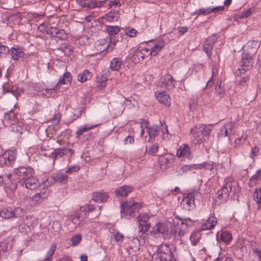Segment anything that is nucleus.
I'll list each match as a JSON object with an SVG mask.
<instances>
[{
  "mask_svg": "<svg viewBox=\"0 0 261 261\" xmlns=\"http://www.w3.org/2000/svg\"><path fill=\"white\" fill-rule=\"evenodd\" d=\"M240 75L241 74H240ZM250 80V76L248 75H244L241 76L240 75V79L237 81L238 85L241 87H246L248 85V83Z\"/></svg>",
  "mask_w": 261,
  "mask_h": 261,
  "instance_id": "49530a36",
  "label": "nucleus"
},
{
  "mask_svg": "<svg viewBox=\"0 0 261 261\" xmlns=\"http://www.w3.org/2000/svg\"><path fill=\"white\" fill-rule=\"evenodd\" d=\"M152 261H176L173 253H154L152 255Z\"/></svg>",
  "mask_w": 261,
  "mask_h": 261,
  "instance_id": "412c9836",
  "label": "nucleus"
},
{
  "mask_svg": "<svg viewBox=\"0 0 261 261\" xmlns=\"http://www.w3.org/2000/svg\"><path fill=\"white\" fill-rule=\"evenodd\" d=\"M87 217L82 212H79L77 214L72 217V222L75 225H82L85 223L84 220Z\"/></svg>",
  "mask_w": 261,
  "mask_h": 261,
  "instance_id": "72a5a7b5",
  "label": "nucleus"
},
{
  "mask_svg": "<svg viewBox=\"0 0 261 261\" xmlns=\"http://www.w3.org/2000/svg\"><path fill=\"white\" fill-rule=\"evenodd\" d=\"M201 235L198 232H193L190 236V241L191 244L193 246H195L197 244L200 239Z\"/></svg>",
  "mask_w": 261,
  "mask_h": 261,
  "instance_id": "c03bdc74",
  "label": "nucleus"
},
{
  "mask_svg": "<svg viewBox=\"0 0 261 261\" xmlns=\"http://www.w3.org/2000/svg\"><path fill=\"white\" fill-rule=\"evenodd\" d=\"M68 176L62 173H54L51 176L48 177L46 181L48 184H54L55 182H59L61 184H66L68 181Z\"/></svg>",
  "mask_w": 261,
  "mask_h": 261,
  "instance_id": "9b49d317",
  "label": "nucleus"
},
{
  "mask_svg": "<svg viewBox=\"0 0 261 261\" xmlns=\"http://www.w3.org/2000/svg\"><path fill=\"white\" fill-rule=\"evenodd\" d=\"M217 39L215 36L209 37L206 39L203 45V50L209 58L212 56V51L214 47V44L217 41Z\"/></svg>",
  "mask_w": 261,
  "mask_h": 261,
  "instance_id": "6ab92c4d",
  "label": "nucleus"
},
{
  "mask_svg": "<svg viewBox=\"0 0 261 261\" xmlns=\"http://www.w3.org/2000/svg\"><path fill=\"white\" fill-rule=\"evenodd\" d=\"M143 125L145 126V127L147 128V132L148 134L149 139L148 141L149 142H151L154 140L156 137L159 134L161 128L160 126L152 125L149 127H147L148 122L146 121H145L143 123Z\"/></svg>",
  "mask_w": 261,
  "mask_h": 261,
  "instance_id": "f8f14e48",
  "label": "nucleus"
},
{
  "mask_svg": "<svg viewBox=\"0 0 261 261\" xmlns=\"http://www.w3.org/2000/svg\"><path fill=\"white\" fill-rule=\"evenodd\" d=\"M72 81V75L69 72H65L61 77L59 79V82L57 84H59V87L60 84H71Z\"/></svg>",
  "mask_w": 261,
  "mask_h": 261,
  "instance_id": "e433bc0d",
  "label": "nucleus"
},
{
  "mask_svg": "<svg viewBox=\"0 0 261 261\" xmlns=\"http://www.w3.org/2000/svg\"><path fill=\"white\" fill-rule=\"evenodd\" d=\"M42 197L40 196V194L36 193L32 197V201L34 203H39L42 200Z\"/></svg>",
  "mask_w": 261,
  "mask_h": 261,
  "instance_id": "338daca9",
  "label": "nucleus"
},
{
  "mask_svg": "<svg viewBox=\"0 0 261 261\" xmlns=\"http://www.w3.org/2000/svg\"><path fill=\"white\" fill-rule=\"evenodd\" d=\"M158 150L159 145L156 143L152 144L148 148H147V146L146 147V152L150 155L154 154L158 151Z\"/></svg>",
  "mask_w": 261,
  "mask_h": 261,
  "instance_id": "09e8293b",
  "label": "nucleus"
},
{
  "mask_svg": "<svg viewBox=\"0 0 261 261\" xmlns=\"http://www.w3.org/2000/svg\"><path fill=\"white\" fill-rule=\"evenodd\" d=\"M10 48L0 43V57L6 58L8 55L10 54Z\"/></svg>",
  "mask_w": 261,
  "mask_h": 261,
  "instance_id": "a18cd8bd",
  "label": "nucleus"
},
{
  "mask_svg": "<svg viewBox=\"0 0 261 261\" xmlns=\"http://www.w3.org/2000/svg\"><path fill=\"white\" fill-rule=\"evenodd\" d=\"M175 160V156L171 153L166 154L160 159L162 165L165 164L168 168L170 167Z\"/></svg>",
  "mask_w": 261,
  "mask_h": 261,
  "instance_id": "c85d7f7f",
  "label": "nucleus"
},
{
  "mask_svg": "<svg viewBox=\"0 0 261 261\" xmlns=\"http://www.w3.org/2000/svg\"><path fill=\"white\" fill-rule=\"evenodd\" d=\"M53 229L54 230L53 231H52L53 233H54L56 235V234L58 233L60 230L61 226L60 224L59 221H55L53 222Z\"/></svg>",
  "mask_w": 261,
  "mask_h": 261,
  "instance_id": "680f3d73",
  "label": "nucleus"
},
{
  "mask_svg": "<svg viewBox=\"0 0 261 261\" xmlns=\"http://www.w3.org/2000/svg\"><path fill=\"white\" fill-rule=\"evenodd\" d=\"M139 232H142V234L145 233L146 231H147L149 228L150 225L147 223V222H145V220L144 222H139Z\"/></svg>",
  "mask_w": 261,
  "mask_h": 261,
  "instance_id": "8fccbe9b",
  "label": "nucleus"
},
{
  "mask_svg": "<svg viewBox=\"0 0 261 261\" xmlns=\"http://www.w3.org/2000/svg\"><path fill=\"white\" fill-rule=\"evenodd\" d=\"M95 208H96L94 205L89 204L86 205L82 210V211L84 213L85 215L87 217V216L88 215L89 212H93L94 210H95Z\"/></svg>",
  "mask_w": 261,
  "mask_h": 261,
  "instance_id": "052dcab7",
  "label": "nucleus"
},
{
  "mask_svg": "<svg viewBox=\"0 0 261 261\" xmlns=\"http://www.w3.org/2000/svg\"><path fill=\"white\" fill-rule=\"evenodd\" d=\"M196 222V220L190 218L175 217L172 219L171 232L175 237H182L186 234V229Z\"/></svg>",
  "mask_w": 261,
  "mask_h": 261,
  "instance_id": "f257e3e1",
  "label": "nucleus"
},
{
  "mask_svg": "<svg viewBox=\"0 0 261 261\" xmlns=\"http://www.w3.org/2000/svg\"><path fill=\"white\" fill-rule=\"evenodd\" d=\"M122 64V61L121 58H114L111 62L110 68L114 71H118Z\"/></svg>",
  "mask_w": 261,
  "mask_h": 261,
  "instance_id": "c9c22d12",
  "label": "nucleus"
},
{
  "mask_svg": "<svg viewBox=\"0 0 261 261\" xmlns=\"http://www.w3.org/2000/svg\"><path fill=\"white\" fill-rule=\"evenodd\" d=\"M57 248L56 245L53 244L51 245L49 250L47 252L46 254L45 258L44 261H51L53 259V255H54L55 251Z\"/></svg>",
  "mask_w": 261,
  "mask_h": 261,
  "instance_id": "a19ab883",
  "label": "nucleus"
},
{
  "mask_svg": "<svg viewBox=\"0 0 261 261\" xmlns=\"http://www.w3.org/2000/svg\"><path fill=\"white\" fill-rule=\"evenodd\" d=\"M197 194V192L189 193L185 196L181 202V205L187 210L190 211L195 208V196Z\"/></svg>",
  "mask_w": 261,
  "mask_h": 261,
  "instance_id": "1a4fd4ad",
  "label": "nucleus"
},
{
  "mask_svg": "<svg viewBox=\"0 0 261 261\" xmlns=\"http://www.w3.org/2000/svg\"><path fill=\"white\" fill-rule=\"evenodd\" d=\"M215 93L220 98L223 97L225 94V89L224 86L222 85V82H218L215 86Z\"/></svg>",
  "mask_w": 261,
  "mask_h": 261,
  "instance_id": "ea45409f",
  "label": "nucleus"
},
{
  "mask_svg": "<svg viewBox=\"0 0 261 261\" xmlns=\"http://www.w3.org/2000/svg\"><path fill=\"white\" fill-rule=\"evenodd\" d=\"M217 224L216 218L214 216L210 217L206 221L205 223L201 225V229L210 230L213 228Z\"/></svg>",
  "mask_w": 261,
  "mask_h": 261,
  "instance_id": "c756f323",
  "label": "nucleus"
},
{
  "mask_svg": "<svg viewBox=\"0 0 261 261\" xmlns=\"http://www.w3.org/2000/svg\"><path fill=\"white\" fill-rule=\"evenodd\" d=\"M194 14L197 15H201L203 14L204 15H206L210 14V8H207L206 9L201 8L199 9H197L194 12Z\"/></svg>",
  "mask_w": 261,
  "mask_h": 261,
  "instance_id": "bf43d9fd",
  "label": "nucleus"
},
{
  "mask_svg": "<svg viewBox=\"0 0 261 261\" xmlns=\"http://www.w3.org/2000/svg\"><path fill=\"white\" fill-rule=\"evenodd\" d=\"M19 230L21 233L27 234L30 232L31 228L30 226L28 224L22 223L19 225Z\"/></svg>",
  "mask_w": 261,
  "mask_h": 261,
  "instance_id": "603ef678",
  "label": "nucleus"
},
{
  "mask_svg": "<svg viewBox=\"0 0 261 261\" xmlns=\"http://www.w3.org/2000/svg\"><path fill=\"white\" fill-rule=\"evenodd\" d=\"M91 73L88 70H85L82 73L78 74L77 79L78 81L83 83L91 79Z\"/></svg>",
  "mask_w": 261,
  "mask_h": 261,
  "instance_id": "58836bf2",
  "label": "nucleus"
},
{
  "mask_svg": "<svg viewBox=\"0 0 261 261\" xmlns=\"http://www.w3.org/2000/svg\"><path fill=\"white\" fill-rule=\"evenodd\" d=\"M162 87H173L174 86V80L173 77L169 73L165 74L160 79Z\"/></svg>",
  "mask_w": 261,
  "mask_h": 261,
  "instance_id": "a878e982",
  "label": "nucleus"
},
{
  "mask_svg": "<svg viewBox=\"0 0 261 261\" xmlns=\"http://www.w3.org/2000/svg\"><path fill=\"white\" fill-rule=\"evenodd\" d=\"M76 2L77 4L83 8H88L91 9L96 7L99 8L101 7L106 3V0L101 1L91 0L89 3H87L86 0H76Z\"/></svg>",
  "mask_w": 261,
  "mask_h": 261,
  "instance_id": "4468645a",
  "label": "nucleus"
},
{
  "mask_svg": "<svg viewBox=\"0 0 261 261\" xmlns=\"http://www.w3.org/2000/svg\"><path fill=\"white\" fill-rule=\"evenodd\" d=\"M6 177L7 179H4V181L6 182V188L9 189L11 192H14L17 188V185L18 184L17 179L16 180L15 176L11 174H7Z\"/></svg>",
  "mask_w": 261,
  "mask_h": 261,
  "instance_id": "4be33fe9",
  "label": "nucleus"
},
{
  "mask_svg": "<svg viewBox=\"0 0 261 261\" xmlns=\"http://www.w3.org/2000/svg\"><path fill=\"white\" fill-rule=\"evenodd\" d=\"M120 31V28L118 26L107 25L106 32L110 36H114Z\"/></svg>",
  "mask_w": 261,
  "mask_h": 261,
  "instance_id": "79ce46f5",
  "label": "nucleus"
},
{
  "mask_svg": "<svg viewBox=\"0 0 261 261\" xmlns=\"http://www.w3.org/2000/svg\"><path fill=\"white\" fill-rule=\"evenodd\" d=\"M231 189V184L226 183L225 186L217 191L216 193L217 198L221 200V202H225L229 198V193Z\"/></svg>",
  "mask_w": 261,
  "mask_h": 261,
  "instance_id": "9d476101",
  "label": "nucleus"
},
{
  "mask_svg": "<svg viewBox=\"0 0 261 261\" xmlns=\"http://www.w3.org/2000/svg\"><path fill=\"white\" fill-rule=\"evenodd\" d=\"M109 198L108 194L106 192H95L93 193L92 199L96 201L101 202H106Z\"/></svg>",
  "mask_w": 261,
  "mask_h": 261,
  "instance_id": "7c9ffc66",
  "label": "nucleus"
},
{
  "mask_svg": "<svg viewBox=\"0 0 261 261\" xmlns=\"http://www.w3.org/2000/svg\"><path fill=\"white\" fill-rule=\"evenodd\" d=\"M98 126V124L91 125L89 124H87L83 126H81L76 132L77 137H80L82 136L84 133L87 132L89 130L93 129L94 127Z\"/></svg>",
  "mask_w": 261,
  "mask_h": 261,
  "instance_id": "4c0bfd02",
  "label": "nucleus"
},
{
  "mask_svg": "<svg viewBox=\"0 0 261 261\" xmlns=\"http://www.w3.org/2000/svg\"><path fill=\"white\" fill-rule=\"evenodd\" d=\"M68 153V150L66 148L63 147L62 148L55 149L54 151L51 153V156L53 159L54 161L57 159L63 157Z\"/></svg>",
  "mask_w": 261,
  "mask_h": 261,
  "instance_id": "2f4dec72",
  "label": "nucleus"
},
{
  "mask_svg": "<svg viewBox=\"0 0 261 261\" xmlns=\"http://www.w3.org/2000/svg\"><path fill=\"white\" fill-rule=\"evenodd\" d=\"M23 214V209L19 207L6 206L0 208V216L5 219L20 217Z\"/></svg>",
  "mask_w": 261,
  "mask_h": 261,
  "instance_id": "20e7f679",
  "label": "nucleus"
},
{
  "mask_svg": "<svg viewBox=\"0 0 261 261\" xmlns=\"http://www.w3.org/2000/svg\"><path fill=\"white\" fill-rule=\"evenodd\" d=\"M82 240V236L80 234H77L71 239V244L73 246H75L79 244Z\"/></svg>",
  "mask_w": 261,
  "mask_h": 261,
  "instance_id": "13d9d810",
  "label": "nucleus"
},
{
  "mask_svg": "<svg viewBox=\"0 0 261 261\" xmlns=\"http://www.w3.org/2000/svg\"><path fill=\"white\" fill-rule=\"evenodd\" d=\"M59 88V84H57L51 88H46L42 90V94L47 97H51L55 96Z\"/></svg>",
  "mask_w": 261,
  "mask_h": 261,
  "instance_id": "473e14b6",
  "label": "nucleus"
},
{
  "mask_svg": "<svg viewBox=\"0 0 261 261\" xmlns=\"http://www.w3.org/2000/svg\"><path fill=\"white\" fill-rule=\"evenodd\" d=\"M132 60L135 62H140L145 58L151 56L150 49L146 47H139L137 49L133 50Z\"/></svg>",
  "mask_w": 261,
  "mask_h": 261,
  "instance_id": "6e6552de",
  "label": "nucleus"
},
{
  "mask_svg": "<svg viewBox=\"0 0 261 261\" xmlns=\"http://www.w3.org/2000/svg\"><path fill=\"white\" fill-rule=\"evenodd\" d=\"M154 253H172L171 249L170 248L169 246L167 244H162L159 248H158L157 251Z\"/></svg>",
  "mask_w": 261,
  "mask_h": 261,
  "instance_id": "37998d69",
  "label": "nucleus"
},
{
  "mask_svg": "<svg viewBox=\"0 0 261 261\" xmlns=\"http://www.w3.org/2000/svg\"><path fill=\"white\" fill-rule=\"evenodd\" d=\"M49 191L47 188H43L39 194H40L41 197H42V199H44L46 198L48 195L49 194Z\"/></svg>",
  "mask_w": 261,
  "mask_h": 261,
  "instance_id": "774afa93",
  "label": "nucleus"
},
{
  "mask_svg": "<svg viewBox=\"0 0 261 261\" xmlns=\"http://www.w3.org/2000/svg\"><path fill=\"white\" fill-rule=\"evenodd\" d=\"M220 238L222 241L228 243L232 239V234L226 231H222Z\"/></svg>",
  "mask_w": 261,
  "mask_h": 261,
  "instance_id": "de8ad7c7",
  "label": "nucleus"
},
{
  "mask_svg": "<svg viewBox=\"0 0 261 261\" xmlns=\"http://www.w3.org/2000/svg\"><path fill=\"white\" fill-rule=\"evenodd\" d=\"M168 227L166 224L163 223H159L155 225L152 228L150 231L152 234H164L168 232Z\"/></svg>",
  "mask_w": 261,
  "mask_h": 261,
  "instance_id": "b1692460",
  "label": "nucleus"
},
{
  "mask_svg": "<svg viewBox=\"0 0 261 261\" xmlns=\"http://www.w3.org/2000/svg\"><path fill=\"white\" fill-rule=\"evenodd\" d=\"M247 136L246 135H242L241 137L238 138L234 140V147L236 148L239 147L244 144V141L246 140Z\"/></svg>",
  "mask_w": 261,
  "mask_h": 261,
  "instance_id": "5fc2aeb1",
  "label": "nucleus"
},
{
  "mask_svg": "<svg viewBox=\"0 0 261 261\" xmlns=\"http://www.w3.org/2000/svg\"><path fill=\"white\" fill-rule=\"evenodd\" d=\"M20 185L22 187H24L28 189L33 190L38 188L40 184L37 178L34 176V175H32L31 177H29L24 180L21 181Z\"/></svg>",
  "mask_w": 261,
  "mask_h": 261,
  "instance_id": "ddd939ff",
  "label": "nucleus"
},
{
  "mask_svg": "<svg viewBox=\"0 0 261 261\" xmlns=\"http://www.w3.org/2000/svg\"><path fill=\"white\" fill-rule=\"evenodd\" d=\"M150 42L153 43V46L150 49L151 56H156L166 44L165 40L163 38H160L156 41H151Z\"/></svg>",
  "mask_w": 261,
  "mask_h": 261,
  "instance_id": "a211bd4d",
  "label": "nucleus"
},
{
  "mask_svg": "<svg viewBox=\"0 0 261 261\" xmlns=\"http://www.w3.org/2000/svg\"><path fill=\"white\" fill-rule=\"evenodd\" d=\"M253 11L252 8H249L241 12L238 16L240 18H247L251 15Z\"/></svg>",
  "mask_w": 261,
  "mask_h": 261,
  "instance_id": "4d7b16f0",
  "label": "nucleus"
},
{
  "mask_svg": "<svg viewBox=\"0 0 261 261\" xmlns=\"http://www.w3.org/2000/svg\"><path fill=\"white\" fill-rule=\"evenodd\" d=\"M113 236L116 242H122L123 240V235L118 230H114L112 232Z\"/></svg>",
  "mask_w": 261,
  "mask_h": 261,
  "instance_id": "6e6d98bb",
  "label": "nucleus"
},
{
  "mask_svg": "<svg viewBox=\"0 0 261 261\" xmlns=\"http://www.w3.org/2000/svg\"><path fill=\"white\" fill-rule=\"evenodd\" d=\"M116 41L112 38H111L110 43L108 44L107 42L105 43V41L102 40L99 41L98 44H96L97 49L100 52L106 50L108 53L111 52L113 50L114 46L116 45Z\"/></svg>",
  "mask_w": 261,
  "mask_h": 261,
  "instance_id": "dca6fc26",
  "label": "nucleus"
},
{
  "mask_svg": "<svg viewBox=\"0 0 261 261\" xmlns=\"http://www.w3.org/2000/svg\"><path fill=\"white\" fill-rule=\"evenodd\" d=\"M137 33V30L134 28H131L125 31V34L130 37H135Z\"/></svg>",
  "mask_w": 261,
  "mask_h": 261,
  "instance_id": "0e129e2a",
  "label": "nucleus"
},
{
  "mask_svg": "<svg viewBox=\"0 0 261 261\" xmlns=\"http://www.w3.org/2000/svg\"><path fill=\"white\" fill-rule=\"evenodd\" d=\"M254 199L258 204V208L261 206V189H256L253 193Z\"/></svg>",
  "mask_w": 261,
  "mask_h": 261,
  "instance_id": "3c124183",
  "label": "nucleus"
},
{
  "mask_svg": "<svg viewBox=\"0 0 261 261\" xmlns=\"http://www.w3.org/2000/svg\"><path fill=\"white\" fill-rule=\"evenodd\" d=\"M17 156L16 150H9L0 155V165L13 166Z\"/></svg>",
  "mask_w": 261,
  "mask_h": 261,
  "instance_id": "0eeeda50",
  "label": "nucleus"
},
{
  "mask_svg": "<svg viewBox=\"0 0 261 261\" xmlns=\"http://www.w3.org/2000/svg\"><path fill=\"white\" fill-rule=\"evenodd\" d=\"M133 187L124 185L115 190V194L117 196H127L128 193L132 192Z\"/></svg>",
  "mask_w": 261,
  "mask_h": 261,
  "instance_id": "cd10ccee",
  "label": "nucleus"
},
{
  "mask_svg": "<svg viewBox=\"0 0 261 261\" xmlns=\"http://www.w3.org/2000/svg\"><path fill=\"white\" fill-rule=\"evenodd\" d=\"M176 156L178 158H187L191 159L192 155L190 147L187 144H184L180 146L176 151Z\"/></svg>",
  "mask_w": 261,
  "mask_h": 261,
  "instance_id": "f3484780",
  "label": "nucleus"
},
{
  "mask_svg": "<svg viewBox=\"0 0 261 261\" xmlns=\"http://www.w3.org/2000/svg\"><path fill=\"white\" fill-rule=\"evenodd\" d=\"M80 167L78 165H74L68 167L65 171V173L70 174L73 172H77L80 170Z\"/></svg>",
  "mask_w": 261,
  "mask_h": 261,
  "instance_id": "e2e57ef3",
  "label": "nucleus"
},
{
  "mask_svg": "<svg viewBox=\"0 0 261 261\" xmlns=\"http://www.w3.org/2000/svg\"><path fill=\"white\" fill-rule=\"evenodd\" d=\"M10 55L13 60L18 61L24 57V53L21 47L16 46L11 47Z\"/></svg>",
  "mask_w": 261,
  "mask_h": 261,
  "instance_id": "393cba45",
  "label": "nucleus"
},
{
  "mask_svg": "<svg viewBox=\"0 0 261 261\" xmlns=\"http://www.w3.org/2000/svg\"><path fill=\"white\" fill-rule=\"evenodd\" d=\"M211 125L204 124H198L191 129V133L193 137V142L195 144H200L205 137H207L212 130Z\"/></svg>",
  "mask_w": 261,
  "mask_h": 261,
  "instance_id": "f03ea898",
  "label": "nucleus"
},
{
  "mask_svg": "<svg viewBox=\"0 0 261 261\" xmlns=\"http://www.w3.org/2000/svg\"><path fill=\"white\" fill-rule=\"evenodd\" d=\"M155 96L159 101L167 106H170L171 104V98L168 94L165 92H156Z\"/></svg>",
  "mask_w": 261,
  "mask_h": 261,
  "instance_id": "bb28decb",
  "label": "nucleus"
},
{
  "mask_svg": "<svg viewBox=\"0 0 261 261\" xmlns=\"http://www.w3.org/2000/svg\"><path fill=\"white\" fill-rule=\"evenodd\" d=\"M3 94L11 93L13 94L14 96V102L12 103V106H15V99H17V97L20 95L22 90L13 86L11 87L10 84L7 83L3 85Z\"/></svg>",
  "mask_w": 261,
  "mask_h": 261,
  "instance_id": "2eb2a0df",
  "label": "nucleus"
},
{
  "mask_svg": "<svg viewBox=\"0 0 261 261\" xmlns=\"http://www.w3.org/2000/svg\"><path fill=\"white\" fill-rule=\"evenodd\" d=\"M120 17V14L118 11H111L107 13L105 18L109 22H115L118 20Z\"/></svg>",
  "mask_w": 261,
  "mask_h": 261,
  "instance_id": "f704fd0d",
  "label": "nucleus"
},
{
  "mask_svg": "<svg viewBox=\"0 0 261 261\" xmlns=\"http://www.w3.org/2000/svg\"><path fill=\"white\" fill-rule=\"evenodd\" d=\"M49 34L51 37L57 38L60 40H65L68 37V34L64 30L59 29L56 27H50Z\"/></svg>",
  "mask_w": 261,
  "mask_h": 261,
  "instance_id": "aec40b11",
  "label": "nucleus"
},
{
  "mask_svg": "<svg viewBox=\"0 0 261 261\" xmlns=\"http://www.w3.org/2000/svg\"><path fill=\"white\" fill-rule=\"evenodd\" d=\"M65 55H70L72 53V48L70 45H66L62 49Z\"/></svg>",
  "mask_w": 261,
  "mask_h": 261,
  "instance_id": "69168bd1",
  "label": "nucleus"
},
{
  "mask_svg": "<svg viewBox=\"0 0 261 261\" xmlns=\"http://www.w3.org/2000/svg\"><path fill=\"white\" fill-rule=\"evenodd\" d=\"M242 69L239 68L240 74H243L246 71L250 70L254 63L252 55L249 52L244 50L242 54Z\"/></svg>",
  "mask_w": 261,
  "mask_h": 261,
  "instance_id": "423d86ee",
  "label": "nucleus"
},
{
  "mask_svg": "<svg viewBox=\"0 0 261 261\" xmlns=\"http://www.w3.org/2000/svg\"><path fill=\"white\" fill-rule=\"evenodd\" d=\"M17 121L16 114L11 110L9 112L6 113L3 119V122L5 126H11L14 124Z\"/></svg>",
  "mask_w": 261,
  "mask_h": 261,
  "instance_id": "5701e85b",
  "label": "nucleus"
},
{
  "mask_svg": "<svg viewBox=\"0 0 261 261\" xmlns=\"http://www.w3.org/2000/svg\"><path fill=\"white\" fill-rule=\"evenodd\" d=\"M11 126H12V131L17 135L19 136L22 134L23 128L20 125L14 123V124H12Z\"/></svg>",
  "mask_w": 261,
  "mask_h": 261,
  "instance_id": "864d4df0",
  "label": "nucleus"
},
{
  "mask_svg": "<svg viewBox=\"0 0 261 261\" xmlns=\"http://www.w3.org/2000/svg\"><path fill=\"white\" fill-rule=\"evenodd\" d=\"M34 170L30 167L20 166L14 169L13 176H17V179L18 184H21V181L24 180L32 175H34Z\"/></svg>",
  "mask_w": 261,
  "mask_h": 261,
  "instance_id": "39448f33",
  "label": "nucleus"
},
{
  "mask_svg": "<svg viewBox=\"0 0 261 261\" xmlns=\"http://www.w3.org/2000/svg\"><path fill=\"white\" fill-rule=\"evenodd\" d=\"M141 207L140 203L134 201H126L121 204V214L122 218L130 219L135 216V212Z\"/></svg>",
  "mask_w": 261,
  "mask_h": 261,
  "instance_id": "7ed1b4c3",
  "label": "nucleus"
}]
</instances>
